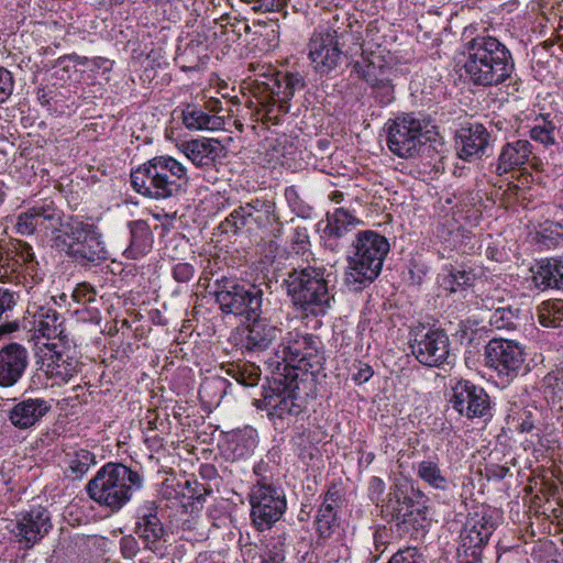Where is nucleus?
Segmentation results:
<instances>
[{"mask_svg": "<svg viewBox=\"0 0 563 563\" xmlns=\"http://www.w3.org/2000/svg\"><path fill=\"white\" fill-rule=\"evenodd\" d=\"M332 26L338 27L335 24ZM340 27L345 32V45L358 46L361 56L353 64V70L358 78L364 80L372 90V96L380 106H388L395 100L394 80L398 77L399 69L395 56L387 49L376 44L374 48L373 32L375 29L367 27L363 36L358 22H350Z\"/></svg>", "mask_w": 563, "mask_h": 563, "instance_id": "nucleus-1", "label": "nucleus"}, {"mask_svg": "<svg viewBox=\"0 0 563 563\" xmlns=\"http://www.w3.org/2000/svg\"><path fill=\"white\" fill-rule=\"evenodd\" d=\"M463 54V76L475 87H497L515 70V59L508 46L489 34H477L468 40Z\"/></svg>", "mask_w": 563, "mask_h": 563, "instance_id": "nucleus-2", "label": "nucleus"}, {"mask_svg": "<svg viewBox=\"0 0 563 563\" xmlns=\"http://www.w3.org/2000/svg\"><path fill=\"white\" fill-rule=\"evenodd\" d=\"M335 275L323 264L298 266L283 285L295 310L303 317H324L332 307Z\"/></svg>", "mask_w": 563, "mask_h": 563, "instance_id": "nucleus-3", "label": "nucleus"}, {"mask_svg": "<svg viewBox=\"0 0 563 563\" xmlns=\"http://www.w3.org/2000/svg\"><path fill=\"white\" fill-rule=\"evenodd\" d=\"M303 384L298 373L288 368L286 373L275 375L268 386L263 387L262 398L255 399L254 405L266 411L276 428L289 426L307 411V397L301 388Z\"/></svg>", "mask_w": 563, "mask_h": 563, "instance_id": "nucleus-4", "label": "nucleus"}, {"mask_svg": "<svg viewBox=\"0 0 563 563\" xmlns=\"http://www.w3.org/2000/svg\"><path fill=\"white\" fill-rule=\"evenodd\" d=\"M141 473L122 463H106L88 482L86 492L100 507L119 512L126 506L136 490L143 487Z\"/></svg>", "mask_w": 563, "mask_h": 563, "instance_id": "nucleus-5", "label": "nucleus"}, {"mask_svg": "<svg viewBox=\"0 0 563 563\" xmlns=\"http://www.w3.org/2000/svg\"><path fill=\"white\" fill-rule=\"evenodd\" d=\"M130 178L137 194L155 200L176 197L189 180L186 167L169 155L148 159L133 169Z\"/></svg>", "mask_w": 563, "mask_h": 563, "instance_id": "nucleus-6", "label": "nucleus"}, {"mask_svg": "<svg viewBox=\"0 0 563 563\" xmlns=\"http://www.w3.org/2000/svg\"><path fill=\"white\" fill-rule=\"evenodd\" d=\"M353 247L354 253L349 257L345 272V284L353 290H361L380 274L390 245L378 232L364 230L356 234Z\"/></svg>", "mask_w": 563, "mask_h": 563, "instance_id": "nucleus-7", "label": "nucleus"}, {"mask_svg": "<svg viewBox=\"0 0 563 563\" xmlns=\"http://www.w3.org/2000/svg\"><path fill=\"white\" fill-rule=\"evenodd\" d=\"M66 254L81 266L99 265L108 258L102 234L93 223L71 218L63 224Z\"/></svg>", "mask_w": 563, "mask_h": 563, "instance_id": "nucleus-8", "label": "nucleus"}, {"mask_svg": "<svg viewBox=\"0 0 563 563\" xmlns=\"http://www.w3.org/2000/svg\"><path fill=\"white\" fill-rule=\"evenodd\" d=\"M435 134L429 120L413 113H404L388 124L387 145L395 155L408 158L415 156L427 142H431Z\"/></svg>", "mask_w": 563, "mask_h": 563, "instance_id": "nucleus-9", "label": "nucleus"}, {"mask_svg": "<svg viewBox=\"0 0 563 563\" xmlns=\"http://www.w3.org/2000/svg\"><path fill=\"white\" fill-rule=\"evenodd\" d=\"M254 224L257 229L267 230L269 235L278 239L283 235L284 223L276 211V203L268 199L255 198L234 209L224 220V231L238 233L241 229Z\"/></svg>", "mask_w": 563, "mask_h": 563, "instance_id": "nucleus-10", "label": "nucleus"}, {"mask_svg": "<svg viewBox=\"0 0 563 563\" xmlns=\"http://www.w3.org/2000/svg\"><path fill=\"white\" fill-rule=\"evenodd\" d=\"M321 341L319 336L294 329L283 338L277 350L282 357L284 373L286 369L298 368L309 371L321 365L323 356L320 351Z\"/></svg>", "mask_w": 563, "mask_h": 563, "instance_id": "nucleus-11", "label": "nucleus"}, {"mask_svg": "<svg viewBox=\"0 0 563 563\" xmlns=\"http://www.w3.org/2000/svg\"><path fill=\"white\" fill-rule=\"evenodd\" d=\"M497 523L487 511L470 514L460 532L457 558L460 563H478Z\"/></svg>", "mask_w": 563, "mask_h": 563, "instance_id": "nucleus-12", "label": "nucleus"}, {"mask_svg": "<svg viewBox=\"0 0 563 563\" xmlns=\"http://www.w3.org/2000/svg\"><path fill=\"white\" fill-rule=\"evenodd\" d=\"M158 508L155 500L143 501L135 510L133 531L143 550L162 559L168 553L169 533L158 516Z\"/></svg>", "mask_w": 563, "mask_h": 563, "instance_id": "nucleus-13", "label": "nucleus"}, {"mask_svg": "<svg viewBox=\"0 0 563 563\" xmlns=\"http://www.w3.org/2000/svg\"><path fill=\"white\" fill-rule=\"evenodd\" d=\"M409 346L416 360L428 367H440L449 363L450 339L446 332L438 328L423 325L411 330Z\"/></svg>", "mask_w": 563, "mask_h": 563, "instance_id": "nucleus-14", "label": "nucleus"}, {"mask_svg": "<svg viewBox=\"0 0 563 563\" xmlns=\"http://www.w3.org/2000/svg\"><path fill=\"white\" fill-rule=\"evenodd\" d=\"M250 517L257 531L271 529L287 509V499L280 486L250 488Z\"/></svg>", "mask_w": 563, "mask_h": 563, "instance_id": "nucleus-15", "label": "nucleus"}, {"mask_svg": "<svg viewBox=\"0 0 563 563\" xmlns=\"http://www.w3.org/2000/svg\"><path fill=\"white\" fill-rule=\"evenodd\" d=\"M0 229H5L0 222ZM38 263L35 260L33 247L21 240H12L5 243L0 239V279H19V274L24 272L30 275L34 283L41 278L37 277Z\"/></svg>", "mask_w": 563, "mask_h": 563, "instance_id": "nucleus-16", "label": "nucleus"}, {"mask_svg": "<svg viewBox=\"0 0 563 563\" xmlns=\"http://www.w3.org/2000/svg\"><path fill=\"white\" fill-rule=\"evenodd\" d=\"M485 360L503 383H509L523 369L526 353L512 340L493 339L485 346Z\"/></svg>", "mask_w": 563, "mask_h": 563, "instance_id": "nucleus-17", "label": "nucleus"}, {"mask_svg": "<svg viewBox=\"0 0 563 563\" xmlns=\"http://www.w3.org/2000/svg\"><path fill=\"white\" fill-rule=\"evenodd\" d=\"M345 36V32L334 26L324 33L313 34L309 42V58L317 71L328 74L338 66Z\"/></svg>", "mask_w": 563, "mask_h": 563, "instance_id": "nucleus-18", "label": "nucleus"}, {"mask_svg": "<svg viewBox=\"0 0 563 563\" xmlns=\"http://www.w3.org/2000/svg\"><path fill=\"white\" fill-rule=\"evenodd\" d=\"M450 404L454 410L467 419L492 417V401L486 390L472 383L461 379L452 387Z\"/></svg>", "mask_w": 563, "mask_h": 563, "instance_id": "nucleus-19", "label": "nucleus"}, {"mask_svg": "<svg viewBox=\"0 0 563 563\" xmlns=\"http://www.w3.org/2000/svg\"><path fill=\"white\" fill-rule=\"evenodd\" d=\"M62 216L52 199H44L16 216L14 231L20 235H32L36 231L54 230L62 224Z\"/></svg>", "mask_w": 563, "mask_h": 563, "instance_id": "nucleus-20", "label": "nucleus"}, {"mask_svg": "<svg viewBox=\"0 0 563 563\" xmlns=\"http://www.w3.org/2000/svg\"><path fill=\"white\" fill-rule=\"evenodd\" d=\"M53 528L49 511L42 506L32 507L30 510L16 515L15 526L12 529L18 542L26 548H32L40 542Z\"/></svg>", "mask_w": 563, "mask_h": 563, "instance_id": "nucleus-21", "label": "nucleus"}, {"mask_svg": "<svg viewBox=\"0 0 563 563\" xmlns=\"http://www.w3.org/2000/svg\"><path fill=\"white\" fill-rule=\"evenodd\" d=\"M246 324L238 328V345L243 351L258 353L266 351L280 335V329L262 316L246 320Z\"/></svg>", "mask_w": 563, "mask_h": 563, "instance_id": "nucleus-22", "label": "nucleus"}, {"mask_svg": "<svg viewBox=\"0 0 563 563\" xmlns=\"http://www.w3.org/2000/svg\"><path fill=\"white\" fill-rule=\"evenodd\" d=\"M41 366L49 378L67 383L79 372V362L57 343H47L40 349Z\"/></svg>", "mask_w": 563, "mask_h": 563, "instance_id": "nucleus-23", "label": "nucleus"}, {"mask_svg": "<svg viewBox=\"0 0 563 563\" xmlns=\"http://www.w3.org/2000/svg\"><path fill=\"white\" fill-rule=\"evenodd\" d=\"M29 366V352L20 343L12 342L0 349V387L16 385Z\"/></svg>", "mask_w": 563, "mask_h": 563, "instance_id": "nucleus-24", "label": "nucleus"}, {"mask_svg": "<svg viewBox=\"0 0 563 563\" xmlns=\"http://www.w3.org/2000/svg\"><path fill=\"white\" fill-rule=\"evenodd\" d=\"M321 498L322 501L317 510L314 527L319 538L329 539L340 527L338 509L343 501V494L336 484H331Z\"/></svg>", "mask_w": 563, "mask_h": 563, "instance_id": "nucleus-25", "label": "nucleus"}, {"mask_svg": "<svg viewBox=\"0 0 563 563\" xmlns=\"http://www.w3.org/2000/svg\"><path fill=\"white\" fill-rule=\"evenodd\" d=\"M490 143V134L481 123L462 128L455 140V147L460 158L471 162L481 158Z\"/></svg>", "mask_w": 563, "mask_h": 563, "instance_id": "nucleus-26", "label": "nucleus"}, {"mask_svg": "<svg viewBox=\"0 0 563 563\" xmlns=\"http://www.w3.org/2000/svg\"><path fill=\"white\" fill-rule=\"evenodd\" d=\"M52 409V405L44 398H25L13 405L7 417L10 423L19 430H29L35 427Z\"/></svg>", "mask_w": 563, "mask_h": 563, "instance_id": "nucleus-27", "label": "nucleus"}, {"mask_svg": "<svg viewBox=\"0 0 563 563\" xmlns=\"http://www.w3.org/2000/svg\"><path fill=\"white\" fill-rule=\"evenodd\" d=\"M179 150L197 167L212 168L225 155V147L216 139H194L180 144Z\"/></svg>", "mask_w": 563, "mask_h": 563, "instance_id": "nucleus-28", "label": "nucleus"}, {"mask_svg": "<svg viewBox=\"0 0 563 563\" xmlns=\"http://www.w3.org/2000/svg\"><path fill=\"white\" fill-rule=\"evenodd\" d=\"M409 489L413 490V487L406 479L394 483L388 493L386 509L390 511L391 518L398 525H411L413 528H417V526H422V521L426 520L422 511H404L405 507L401 506Z\"/></svg>", "mask_w": 563, "mask_h": 563, "instance_id": "nucleus-29", "label": "nucleus"}, {"mask_svg": "<svg viewBox=\"0 0 563 563\" xmlns=\"http://www.w3.org/2000/svg\"><path fill=\"white\" fill-rule=\"evenodd\" d=\"M27 312L34 318V330L47 339H58L65 342L64 317L55 309L36 303L27 307Z\"/></svg>", "mask_w": 563, "mask_h": 563, "instance_id": "nucleus-30", "label": "nucleus"}, {"mask_svg": "<svg viewBox=\"0 0 563 563\" xmlns=\"http://www.w3.org/2000/svg\"><path fill=\"white\" fill-rule=\"evenodd\" d=\"M533 159H537V157L533 156L532 145L528 140L508 142L500 150L496 164V174L503 176Z\"/></svg>", "mask_w": 563, "mask_h": 563, "instance_id": "nucleus-31", "label": "nucleus"}, {"mask_svg": "<svg viewBox=\"0 0 563 563\" xmlns=\"http://www.w3.org/2000/svg\"><path fill=\"white\" fill-rule=\"evenodd\" d=\"M531 273L536 288L563 290V255L537 262Z\"/></svg>", "mask_w": 563, "mask_h": 563, "instance_id": "nucleus-32", "label": "nucleus"}, {"mask_svg": "<svg viewBox=\"0 0 563 563\" xmlns=\"http://www.w3.org/2000/svg\"><path fill=\"white\" fill-rule=\"evenodd\" d=\"M244 285L245 282L235 276H221L214 280V300L223 314L236 313Z\"/></svg>", "mask_w": 563, "mask_h": 563, "instance_id": "nucleus-33", "label": "nucleus"}, {"mask_svg": "<svg viewBox=\"0 0 563 563\" xmlns=\"http://www.w3.org/2000/svg\"><path fill=\"white\" fill-rule=\"evenodd\" d=\"M96 463V455L87 449L69 446L64 450L63 472L70 481L81 479Z\"/></svg>", "mask_w": 563, "mask_h": 563, "instance_id": "nucleus-34", "label": "nucleus"}, {"mask_svg": "<svg viewBox=\"0 0 563 563\" xmlns=\"http://www.w3.org/2000/svg\"><path fill=\"white\" fill-rule=\"evenodd\" d=\"M257 445L256 431L246 427L239 429L227 437L223 453L227 459L241 460L253 454Z\"/></svg>", "mask_w": 563, "mask_h": 563, "instance_id": "nucleus-35", "label": "nucleus"}, {"mask_svg": "<svg viewBox=\"0 0 563 563\" xmlns=\"http://www.w3.org/2000/svg\"><path fill=\"white\" fill-rule=\"evenodd\" d=\"M181 121L186 129L190 131L198 130H218L222 126L223 120L219 115L210 114L198 103H185L181 110Z\"/></svg>", "mask_w": 563, "mask_h": 563, "instance_id": "nucleus-36", "label": "nucleus"}, {"mask_svg": "<svg viewBox=\"0 0 563 563\" xmlns=\"http://www.w3.org/2000/svg\"><path fill=\"white\" fill-rule=\"evenodd\" d=\"M128 228L130 230V245L124 254L128 258L137 260L152 250L153 233L145 220L130 221Z\"/></svg>", "mask_w": 563, "mask_h": 563, "instance_id": "nucleus-37", "label": "nucleus"}, {"mask_svg": "<svg viewBox=\"0 0 563 563\" xmlns=\"http://www.w3.org/2000/svg\"><path fill=\"white\" fill-rule=\"evenodd\" d=\"M416 476L428 487L446 492L450 487V479L444 470L441 468L438 456L418 462L415 465Z\"/></svg>", "mask_w": 563, "mask_h": 563, "instance_id": "nucleus-38", "label": "nucleus"}, {"mask_svg": "<svg viewBox=\"0 0 563 563\" xmlns=\"http://www.w3.org/2000/svg\"><path fill=\"white\" fill-rule=\"evenodd\" d=\"M244 286L234 317H241L246 321L263 314L264 290L261 285L250 282H245Z\"/></svg>", "mask_w": 563, "mask_h": 563, "instance_id": "nucleus-39", "label": "nucleus"}, {"mask_svg": "<svg viewBox=\"0 0 563 563\" xmlns=\"http://www.w3.org/2000/svg\"><path fill=\"white\" fill-rule=\"evenodd\" d=\"M360 223L361 221L347 209L335 208L333 212L327 213L323 233L328 239H341Z\"/></svg>", "mask_w": 563, "mask_h": 563, "instance_id": "nucleus-40", "label": "nucleus"}, {"mask_svg": "<svg viewBox=\"0 0 563 563\" xmlns=\"http://www.w3.org/2000/svg\"><path fill=\"white\" fill-rule=\"evenodd\" d=\"M265 85L272 95L290 100L297 90L305 87L303 77L299 73H285L268 76Z\"/></svg>", "mask_w": 563, "mask_h": 563, "instance_id": "nucleus-41", "label": "nucleus"}, {"mask_svg": "<svg viewBox=\"0 0 563 563\" xmlns=\"http://www.w3.org/2000/svg\"><path fill=\"white\" fill-rule=\"evenodd\" d=\"M440 286L450 292L463 290L473 285L475 274L472 269L464 266L446 265L443 273L439 276Z\"/></svg>", "mask_w": 563, "mask_h": 563, "instance_id": "nucleus-42", "label": "nucleus"}, {"mask_svg": "<svg viewBox=\"0 0 563 563\" xmlns=\"http://www.w3.org/2000/svg\"><path fill=\"white\" fill-rule=\"evenodd\" d=\"M225 373L245 387L256 386L261 378V369L254 363L228 364Z\"/></svg>", "mask_w": 563, "mask_h": 563, "instance_id": "nucleus-43", "label": "nucleus"}, {"mask_svg": "<svg viewBox=\"0 0 563 563\" xmlns=\"http://www.w3.org/2000/svg\"><path fill=\"white\" fill-rule=\"evenodd\" d=\"M538 319L547 328L563 327V299H549L538 307Z\"/></svg>", "mask_w": 563, "mask_h": 563, "instance_id": "nucleus-44", "label": "nucleus"}, {"mask_svg": "<svg viewBox=\"0 0 563 563\" xmlns=\"http://www.w3.org/2000/svg\"><path fill=\"white\" fill-rule=\"evenodd\" d=\"M556 124L549 119V115L536 119V124L530 130V137L545 147L556 143Z\"/></svg>", "mask_w": 563, "mask_h": 563, "instance_id": "nucleus-45", "label": "nucleus"}, {"mask_svg": "<svg viewBox=\"0 0 563 563\" xmlns=\"http://www.w3.org/2000/svg\"><path fill=\"white\" fill-rule=\"evenodd\" d=\"M519 309L511 306H501L495 309L489 316L488 322L492 327L499 330H511L516 328Z\"/></svg>", "mask_w": 563, "mask_h": 563, "instance_id": "nucleus-46", "label": "nucleus"}, {"mask_svg": "<svg viewBox=\"0 0 563 563\" xmlns=\"http://www.w3.org/2000/svg\"><path fill=\"white\" fill-rule=\"evenodd\" d=\"M539 242L547 247L563 245V224L554 221H545L538 232Z\"/></svg>", "mask_w": 563, "mask_h": 563, "instance_id": "nucleus-47", "label": "nucleus"}, {"mask_svg": "<svg viewBox=\"0 0 563 563\" xmlns=\"http://www.w3.org/2000/svg\"><path fill=\"white\" fill-rule=\"evenodd\" d=\"M253 473L256 476V482L252 485L251 488H257L258 486H277L274 483L276 465L269 459H262L258 461L253 467Z\"/></svg>", "mask_w": 563, "mask_h": 563, "instance_id": "nucleus-48", "label": "nucleus"}, {"mask_svg": "<svg viewBox=\"0 0 563 563\" xmlns=\"http://www.w3.org/2000/svg\"><path fill=\"white\" fill-rule=\"evenodd\" d=\"M284 195L289 208L296 216L302 219H308L311 217L312 207L300 198L295 186L287 187Z\"/></svg>", "mask_w": 563, "mask_h": 563, "instance_id": "nucleus-49", "label": "nucleus"}, {"mask_svg": "<svg viewBox=\"0 0 563 563\" xmlns=\"http://www.w3.org/2000/svg\"><path fill=\"white\" fill-rule=\"evenodd\" d=\"M289 100L278 98L272 95V102H268L265 106V118L268 122L273 124H278L280 117L289 112Z\"/></svg>", "mask_w": 563, "mask_h": 563, "instance_id": "nucleus-50", "label": "nucleus"}, {"mask_svg": "<svg viewBox=\"0 0 563 563\" xmlns=\"http://www.w3.org/2000/svg\"><path fill=\"white\" fill-rule=\"evenodd\" d=\"M290 245L296 254L305 253L308 250L310 240L307 227L298 223L292 228Z\"/></svg>", "mask_w": 563, "mask_h": 563, "instance_id": "nucleus-51", "label": "nucleus"}, {"mask_svg": "<svg viewBox=\"0 0 563 563\" xmlns=\"http://www.w3.org/2000/svg\"><path fill=\"white\" fill-rule=\"evenodd\" d=\"M387 563H424V560L418 548L407 547L393 554Z\"/></svg>", "mask_w": 563, "mask_h": 563, "instance_id": "nucleus-52", "label": "nucleus"}, {"mask_svg": "<svg viewBox=\"0 0 563 563\" xmlns=\"http://www.w3.org/2000/svg\"><path fill=\"white\" fill-rule=\"evenodd\" d=\"M196 269L192 264L187 262H177L172 266V276L175 282L187 284L195 276Z\"/></svg>", "mask_w": 563, "mask_h": 563, "instance_id": "nucleus-53", "label": "nucleus"}, {"mask_svg": "<svg viewBox=\"0 0 563 563\" xmlns=\"http://www.w3.org/2000/svg\"><path fill=\"white\" fill-rule=\"evenodd\" d=\"M545 393H552L553 396L563 394V371H555L547 374L543 378Z\"/></svg>", "mask_w": 563, "mask_h": 563, "instance_id": "nucleus-54", "label": "nucleus"}, {"mask_svg": "<svg viewBox=\"0 0 563 563\" xmlns=\"http://www.w3.org/2000/svg\"><path fill=\"white\" fill-rule=\"evenodd\" d=\"M139 539L133 537L132 534L124 536L120 539V551L124 559L132 560L140 552Z\"/></svg>", "mask_w": 563, "mask_h": 563, "instance_id": "nucleus-55", "label": "nucleus"}, {"mask_svg": "<svg viewBox=\"0 0 563 563\" xmlns=\"http://www.w3.org/2000/svg\"><path fill=\"white\" fill-rule=\"evenodd\" d=\"M14 80L12 74L0 67V103L5 102L13 92Z\"/></svg>", "mask_w": 563, "mask_h": 563, "instance_id": "nucleus-56", "label": "nucleus"}, {"mask_svg": "<svg viewBox=\"0 0 563 563\" xmlns=\"http://www.w3.org/2000/svg\"><path fill=\"white\" fill-rule=\"evenodd\" d=\"M73 299L79 303L95 301L96 290L89 283L78 284L71 295Z\"/></svg>", "mask_w": 563, "mask_h": 563, "instance_id": "nucleus-57", "label": "nucleus"}, {"mask_svg": "<svg viewBox=\"0 0 563 563\" xmlns=\"http://www.w3.org/2000/svg\"><path fill=\"white\" fill-rule=\"evenodd\" d=\"M503 290L493 289L487 294L481 296V307L488 311H495L496 308L501 307L500 303L504 302V298L500 296Z\"/></svg>", "mask_w": 563, "mask_h": 563, "instance_id": "nucleus-58", "label": "nucleus"}, {"mask_svg": "<svg viewBox=\"0 0 563 563\" xmlns=\"http://www.w3.org/2000/svg\"><path fill=\"white\" fill-rule=\"evenodd\" d=\"M536 412L532 410H523L517 419V430L521 433L531 432L536 427Z\"/></svg>", "mask_w": 563, "mask_h": 563, "instance_id": "nucleus-59", "label": "nucleus"}, {"mask_svg": "<svg viewBox=\"0 0 563 563\" xmlns=\"http://www.w3.org/2000/svg\"><path fill=\"white\" fill-rule=\"evenodd\" d=\"M16 305V298L13 291L0 287V317L13 309V307Z\"/></svg>", "mask_w": 563, "mask_h": 563, "instance_id": "nucleus-60", "label": "nucleus"}, {"mask_svg": "<svg viewBox=\"0 0 563 563\" xmlns=\"http://www.w3.org/2000/svg\"><path fill=\"white\" fill-rule=\"evenodd\" d=\"M186 487L190 493L189 498L198 503L203 501V495L207 493V488L205 486L199 485L197 482L191 483L187 481Z\"/></svg>", "mask_w": 563, "mask_h": 563, "instance_id": "nucleus-61", "label": "nucleus"}, {"mask_svg": "<svg viewBox=\"0 0 563 563\" xmlns=\"http://www.w3.org/2000/svg\"><path fill=\"white\" fill-rule=\"evenodd\" d=\"M368 492L372 499L379 498L385 492V482L377 476H373L368 484Z\"/></svg>", "mask_w": 563, "mask_h": 563, "instance_id": "nucleus-62", "label": "nucleus"}, {"mask_svg": "<svg viewBox=\"0 0 563 563\" xmlns=\"http://www.w3.org/2000/svg\"><path fill=\"white\" fill-rule=\"evenodd\" d=\"M145 444L147 445V448L152 451V452H158L159 450H162L164 448V439L153 432V433H145Z\"/></svg>", "mask_w": 563, "mask_h": 563, "instance_id": "nucleus-63", "label": "nucleus"}, {"mask_svg": "<svg viewBox=\"0 0 563 563\" xmlns=\"http://www.w3.org/2000/svg\"><path fill=\"white\" fill-rule=\"evenodd\" d=\"M373 369L369 365L363 364L356 373L353 374L352 379L361 385L366 383L373 376Z\"/></svg>", "mask_w": 563, "mask_h": 563, "instance_id": "nucleus-64", "label": "nucleus"}]
</instances>
